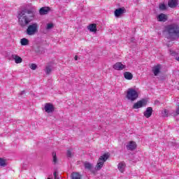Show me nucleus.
<instances>
[{"label":"nucleus","instance_id":"obj_23","mask_svg":"<svg viewBox=\"0 0 179 179\" xmlns=\"http://www.w3.org/2000/svg\"><path fill=\"white\" fill-rule=\"evenodd\" d=\"M21 45H29V39L23 38L20 40Z\"/></svg>","mask_w":179,"mask_h":179},{"label":"nucleus","instance_id":"obj_37","mask_svg":"<svg viewBox=\"0 0 179 179\" xmlns=\"http://www.w3.org/2000/svg\"><path fill=\"white\" fill-rule=\"evenodd\" d=\"M55 179H59V178H55Z\"/></svg>","mask_w":179,"mask_h":179},{"label":"nucleus","instance_id":"obj_17","mask_svg":"<svg viewBox=\"0 0 179 179\" xmlns=\"http://www.w3.org/2000/svg\"><path fill=\"white\" fill-rule=\"evenodd\" d=\"M50 12V8L49 7H42L39 10L40 15H47Z\"/></svg>","mask_w":179,"mask_h":179},{"label":"nucleus","instance_id":"obj_22","mask_svg":"<svg viewBox=\"0 0 179 179\" xmlns=\"http://www.w3.org/2000/svg\"><path fill=\"white\" fill-rule=\"evenodd\" d=\"M52 163L53 164H57L58 163V158L57 157V153L55 152H53L52 153Z\"/></svg>","mask_w":179,"mask_h":179},{"label":"nucleus","instance_id":"obj_33","mask_svg":"<svg viewBox=\"0 0 179 179\" xmlns=\"http://www.w3.org/2000/svg\"><path fill=\"white\" fill-rule=\"evenodd\" d=\"M26 94V91L25 90H23L20 92V96H23V94Z\"/></svg>","mask_w":179,"mask_h":179},{"label":"nucleus","instance_id":"obj_18","mask_svg":"<svg viewBox=\"0 0 179 179\" xmlns=\"http://www.w3.org/2000/svg\"><path fill=\"white\" fill-rule=\"evenodd\" d=\"M124 77L127 80H132L134 75L131 72L126 71L124 73Z\"/></svg>","mask_w":179,"mask_h":179},{"label":"nucleus","instance_id":"obj_31","mask_svg":"<svg viewBox=\"0 0 179 179\" xmlns=\"http://www.w3.org/2000/svg\"><path fill=\"white\" fill-rule=\"evenodd\" d=\"M179 115V106H178V108L176 109L175 116Z\"/></svg>","mask_w":179,"mask_h":179},{"label":"nucleus","instance_id":"obj_2","mask_svg":"<svg viewBox=\"0 0 179 179\" xmlns=\"http://www.w3.org/2000/svg\"><path fill=\"white\" fill-rule=\"evenodd\" d=\"M168 40L174 41L179 38V25L178 24H171L165 27Z\"/></svg>","mask_w":179,"mask_h":179},{"label":"nucleus","instance_id":"obj_9","mask_svg":"<svg viewBox=\"0 0 179 179\" xmlns=\"http://www.w3.org/2000/svg\"><path fill=\"white\" fill-rule=\"evenodd\" d=\"M152 114H153L152 107H148L143 113V115L145 118H150V117H152Z\"/></svg>","mask_w":179,"mask_h":179},{"label":"nucleus","instance_id":"obj_5","mask_svg":"<svg viewBox=\"0 0 179 179\" xmlns=\"http://www.w3.org/2000/svg\"><path fill=\"white\" fill-rule=\"evenodd\" d=\"M38 31V24L36 22L28 26L26 33L28 36H34Z\"/></svg>","mask_w":179,"mask_h":179},{"label":"nucleus","instance_id":"obj_36","mask_svg":"<svg viewBox=\"0 0 179 179\" xmlns=\"http://www.w3.org/2000/svg\"><path fill=\"white\" fill-rule=\"evenodd\" d=\"M78 55H76L75 57H74V59H75V61H78Z\"/></svg>","mask_w":179,"mask_h":179},{"label":"nucleus","instance_id":"obj_15","mask_svg":"<svg viewBox=\"0 0 179 179\" xmlns=\"http://www.w3.org/2000/svg\"><path fill=\"white\" fill-rule=\"evenodd\" d=\"M158 22H167V15L164 13H161L157 16Z\"/></svg>","mask_w":179,"mask_h":179},{"label":"nucleus","instance_id":"obj_24","mask_svg":"<svg viewBox=\"0 0 179 179\" xmlns=\"http://www.w3.org/2000/svg\"><path fill=\"white\" fill-rule=\"evenodd\" d=\"M45 72L46 75H50V73L52 72V67H51V66H46L45 69Z\"/></svg>","mask_w":179,"mask_h":179},{"label":"nucleus","instance_id":"obj_16","mask_svg":"<svg viewBox=\"0 0 179 179\" xmlns=\"http://www.w3.org/2000/svg\"><path fill=\"white\" fill-rule=\"evenodd\" d=\"M12 58L15 60V64H22L23 59L17 55H12Z\"/></svg>","mask_w":179,"mask_h":179},{"label":"nucleus","instance_id":"obj_32","mask_svg":"<svg viewBox=\"0 0 179 179\" xmlns=\"http://www.w3.org/2000/svg\"><path fill=\"white\" fill-rule=\"evenodd\" d=\"M170 54H171V55H173V56H174V55H176V52L175 51H173V50H170Z\"/></svg>","mask_w":179,"mask_h":179},{"label":"nucleus","instance_id":"obj_27","mask_svg":"<svg viewBox=\"0 0 179 179\" xmlns=\"http://www.w3.org/2000/svg\"><path fill=\"white\" fill-rule=\"evenodd\" d=\"M54 27V24L52 23H48L46 26V30H51Z\"/></svg>","mask_w":179,"mask_h":179},{"label":"nucleus","instance_id":"obj_21","mask_svg":"<svg viewBox=\"0 0 179 179\" xmlns=\"http://www.w3.org/2000/svg\"><path fill=\"white\" fill-rule=\"evenodd\" d=\"M117 169L121 173H124V169H125V162H122L118 164Z\"/></svg>","mask_w":179,"mask_h":179},{"label":"nucleus","instance_id":"obj_4","mask_svg":"<svg viewBox=\"0 0 179 179\" xmlns=\"http://www.w3.org/2000/svg\"><path fill=\"white\" fill-rule=\"evenodd\" d=\"M126 97L127 100H130V101H135V100L139 97V94H138V92L134 88H129Z\"/></svg>","mask_w":179,"mask_h":179},{"label":"nucleus","instance_id":"obj_29","mask_svg":"<svg viewBox=\"0 0 179 179\" xmlns=\"http://www.w3.org/2000/svg\"><path fill=\"white\" fill-rule=\"evenodd\" d=\"M159 9L161 10H166V9H167V8L166 7V4L164 3L159 4Z\"/></svg>","mask_w":179,"mask_h":179},{"label":"nucleus","instance_id":"obj_34","mask_svg":"<svg viewBox=\"0 0 179 179\" xmlns=\"http://www.w3.org/2000/svg\"><path fill=\"white\" fill-rule=\"evenodd\" d=\"M53 176H54V177H55V178H57V179L59 178L57 176V171H55V172H54Z\"/></svg>","mask_w":179,"mask_h":179},{"label":"nucleus","instance_id":"obj_30","mask_svg":"<svg viewBox=\"0 0 179 179\" xmlns=\"http://www.w3.org/2000/svg\"><path fill=\"white\" fill-rule=\"evenodd\" d=\"M66 156H67V157H69V158L72 157V156H73L72 150H68L67 153H66Z\"/></svg>","mask_w":179,"mask_h":179},{"label":"nucleus","instance_id":"obj_13","mask_svg":"<svg viewBox=\"0 0 179 179\" xmlns=\"http://www.w3.org/2000/svg\"><path fill=\"white\" fill-rule=\"evenodd\" d=\"M160 69H162V65L160 64H157L152 68V72L155 76H157V75H159V73H160Z\"/></svg>","mask_w":179,"mask_h":179},{"label":"nucleus","instance_id":"obj_12","mask_svg":"<svg viewBox=\"0 0 179 179\" xmlns=\"http://www.w3.org/2000/svg\"><path fill=\"white\" fill-rule=\"evenodd\" d=\"M168 6L169 8H177L178 6V0H169Z\"/></svg>","mask_w":179,"mask_h":179},{"label":"nucleus","instance_id":"obj_11","mask_svg":"<svg viewBox=\"0 0 179 179\" xmlns=\"http://www.w3.org/2000/svg\"><path fill=\"white\" fill-rule=\"evenodd\" d=\"M127 150H135L136 149V143L134 141H130L129 144L126 145Z\"/></svg>","mask_w":179,"mask_h":179},{"label":"nucleus","instance_id":"obj_8","mask_svg":"<svg viewBox=\"0 0 179 179\" xmlns=\"http://www.w3.org/2000/svg\"><path fill=\"white\" fill-rule=\"evenodd\" d=\"M113 69L115 71H122L127 68V66L122 64V62H116L113 66Z\"/></svg>","mask_w":179,"mask_h":179},{"label":"nucleus","instance_id":"obj_6","mask_svg":"<svg viewBox=\"0 0 179 179\" xmlns=\"http://www.w3.org/2000/svg\"><path fill=\"white\" fill-rule=\"evenodd\" d=\"M148 104V100L143 99L136 103H135L133 106L134 109L142 108V107H145Z\"/></svg>","mask_w":179,"mask_h":179},{"label":"nucleus","instance_id":"obj_38","mask_svg":"<svg viewBox=\"0 0 179 179\" xmlns=\"http://www.w3.org/2000/svg\"><path fill=\"white\" fill-rule=\"evenodd\" d=\"M48 179H51V178H48Z\"/></svg>","mask_w":179,"mask_h":179},{"label":"nucleus","instance_id":"obj_19","mask_svg":"<svg viewBox=\"0 0 179 179\" xmlns=\"http://www.w3.org/2000/svg\"><path fill=\"white\" fill-rule=\"evenodd\" d=\"M84 167L85 170H90V171H92V169H93V164L89 162H84Z\"/></svg>","mask_w":179,"mask_h":179},{"label":"nucleus","instance_id":"obj_35","mask_svg":"<svg viewBox=\"0 0 179 179\" xmlns=\"http://www.w3.org/2000/svg\"><path fill=\"white\" fill-rule=\"evenodd\" d=\"M134 41H135V38H131V43H134Z\"/></svg>","mask_w":179,"mask_h":179},{"label":"nucleus","instance_id":"obj_14","mask_svg":"<svg viewBox=\"0 0 179 179\" xmlns=\"http://www.w3.org/2000/svg\"><path fill=\"white\" fill-rule=\"evenodd\" d=\"M88 30L92 33H96L97 31V24H90L87 27Z\"/></svg>","mask_w":179,"mask_h":179},{"label":"nucleus","instance_id":"obj_25","mask_svg":"<svg viewBox=\"0 0 179 179\" xmlns=\"http://www.w3.org/2000/svg\"><path fill=\"white\" fill-rule=\"evenodd\" d=\"M0 166L1 167H5V166H6V160L3 158H0Z\"/></svg>","mask_w":179,"mask_h":179},{"label":"nucleus","instance_id":"obj_28","mask_svg":"<svg viewBox=\"0 0 179 179\" xmlns=\"http://www.w3.org/2000/svg\"><path fill=\"white\" fill-rule=\"evenodd\" d=\"M162 117H168L169 112L167 111L166 109H164V110H162Z\"/></svg>","mask_w":179,"mask_h":179},{"label":"nucleus","instance_id":"obj_1","mask_svg":"<svg viewBox=\"0 0 179 179\" xmlns=\"http://www.w3.org/2000/svg\"><path fill=\"white\" fill-rule=\"evenodd\" d=\"M18 23L21 27H26L34 20V12L31 10L24 9L17 13Z\"/></svg>","mask_w":179,"mask_h":179},{"label":"nucleus","instance_id":"obj_26","mask_svg":"<svg viewBox=\"0 0 179 179\" xmlns=\"http://www.w3.org/2000/svg\"><path fill=\"white\" fill-rule=\"evenodd\" d=\"M29 67L30 68V69H31L32 71H36V69H37V64H31L29 65Z\"/></svg>","mask_w":179,"mask_h":179},{"label":"nucleus","instance_id":"obj_3","mask_svg":"<svg viewBox=\"0 0 179 179\" xmlns=\"http://www.w3.org/2000/svg\"><path fill=\"white\" fill-rule=\"evenodd\" d=\"M109 157H110L109 153H105L102 156H101L98 159V162L95 166V169L97 171L101 170V169L103 168V166L104 165V162H107Z\"/></svg>","mask_w":179,"mask_h":179},{"label":"nucleus","instance_id":"obj_10","mask_svg":"<svg viewBox=\"0 0 179 179\" xmlns=\"http://www.w3.org/2000/svg\"><path fill=\"white\" fill-rule=\"evenodd\" d=\"M54 110H55V108H54V105H52V103H47L45 104V111L46 113H54Z\"/></svg>","mask_w":179,"mask_h":179},{"label":"nucleus","instance_id":"obj_7","mask_svg":"<svg viewBox=\"0 0 179 179\" xmlns=\"http://www.w3.org/2000/svg\"><path fill=\"white\" fill-rule=\"evenodd\" d=\"M124 13H127V9L124 7L119 8L114 12L115 17H121Z\"/></svg>","mask_w":179,"mask_h":179},{"label":"nucleus","instance_id":"obj_20","mask_svg":"<svg viewBox=\"0 0 179 179\" xmlns=\"http://www.w3.org/2000/svg\"><path fill=\"white\" fill-rule=\"evenodd\" d=\"M71 178L72 179H82V175L78 172H73L71 173Z\"/></svg>","mask_w":179,"mask_h":179}]
</instances>
